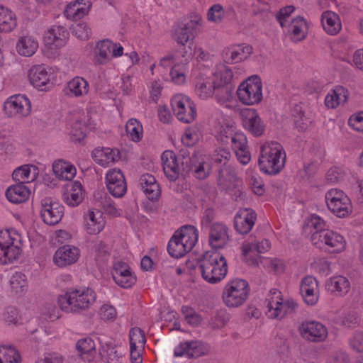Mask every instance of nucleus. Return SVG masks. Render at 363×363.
Here are the masks:
<instances>
[{
    "instance_id": "1",
    "label": "nucleus",
    "mask_w": 363,
    "mask_h": 363,
    "mask_svg": "<svg viewBox=\"0 0 363 363\" xmlns=\"http://www.w3.org/2000/svg\"><path fill=\"white\" fill-rule=\"evenodd\" d=\"M199 269L206 281L216 284L223 280L227 274L226 259L216 251L206 252L199 262Z\"/></svg>"
},
{
    "instance_id": "2",
    "label": "nucleus",
    "mask_w": 363,
    "mask_h": 363,
    "mask_svg": "<svg viewBox=\"0 0 363 363\" xmlns=\"http://www.w3.org/2000/svg\"><path fill=\"white\" fill-rule=\"evenodd\" d=\"M285 160L286 155L281 144L272 141L261 147L258 164L262 172L275 175L284 167Z\"/></svg>"
},
{
    "instance_id": "3",
    "label": "nucleus",
    "mask_w": 363,
    "mask_h": 363,
    "mask_svg": "<svg viewBox=\"0 0 363 363\" xmlns=\"http://www.w3.org/2000/svg\"><path fill=\"white\" fill-rule=\"evenodd\" d=\"M96 298L91 289L84 290L70 289L58 296L57 303L62 311L67 313H79L89 308Z\"/></svg>"
},
{
    "instance_id": "4",
    "label": "nucleus",
    "mask_w": 363,
    "mask_h": 363,
    "mask_svg": "<svg viewBox=\"0 0 363 363\" xmlns=\"http://www.w3.org/2000/svg\"><path fill=\"white\" fill-rule=\"evenodd\" d=\"M197 229L193 225H185L177 230L169 241L167 250L170 256L179 258L190 252L198 240Z\"/></svg>"
},
{
    "instance_id": "5",
    "label": "nucleus",
    "mask_w": 363,
    "mask_h": 363,
    "mask_svg": "<svg viewBox=\"0 0 363 363\" xmlns=\"http://www.w3.org/2000/svg\"><path fill=\"white\" fill-rule=\"evenodd\" d=\"M233 77L231 69L225 65L218 67L215 72L213 96L218 103L223 104L232 99L235 89Z\"/></svg>"
},
{
    "instance_id": "6",
    "label": "nucleus",
    "mask_w": 363,
    "mask_h": 363,
    "mask_svg": "<svg viewBox=\"0 0 363 363\" xmlns=\"http://www.w3.org/2000/svg\"><path fill=\"white\" fill-rule=\"evenodd\" d=\"M311 242L318 249L328 253H340L346 247V241L340 233L331 230L313 233Z\"/></svg>"
},
{
    "instance_id": "7",
    "label": "nucleus",
    "mask_w": 363,
    "mask_h": 363,
    "mask_svg": "<svg viewBox=\"0 0 363 363\" xmlns=\"http://www.w3.org/2000/svg\"><path fill=\"white\" fill-rule=\"evenodd\" d=\"M250 292L248 283L241 279L228 282L223 291V300L228 307H238L247 300Z\"/></svg>"
},
{
    "instance_id": "8",
    "label": "nucleus",
    "mask_w": 363,
    "mask_h": 363,
    "mask_svg": "<svg viewBox=\"0 0 363 363\" xmlns=\"http://www.w3.org/2000/svg\"><path fill=\"white\" fill-rule=\"evenodd\" d=\"M21 240L18 234L9 230L0 231V263L6 264L18 258Z\"/></svg>"
},
{
    "instance_id": "9",
    "label": "nucleus",
    "mask_w": 363,
    "mask_h": 363,
    "mask_svg": "<svg viewBox=\"0 0 363 363\" xmlns=\"http://www.w3.org/2000/svg\"><path fill=\"white\" fill-rule=\"evenodd\" d=\"M238 97L243 104L255 105L259 104L262 99V84L257 75L248 77L242 82L238 90Z\"/></svg>"
},
{
    "instance_id": "10",
    "label": "nucleus",
    "mask_w": 363,
    "mask_h": 363,
    "mask_svg": "<svg viewBox=\"0 0 363 363\" xmlns=\"http://www.w3.org/2000/svg\"><path fill=\"white\" fill-rule=\"evenodd\" d=\"M270 297L267 299V315L270 318H282L286 313H293L296 309L298 304L294 301H287L286 303L282 302L280 297L281 292L272 289L269 291Z\"/></svg>"
},
{
    "instance_id": "11",
    "label": "nucleus",
    "mask_w": 363,
    "mask_h": 363,
    "mask_svg": "<svg viewBox=\"0 0 363 363\" xmlns=\"http://www.w3.org/2000/svg\"><path fill=\"white\" fill-rule=\"evenodd\" d=\"M201 21V18L197 16L194 19L176 23L172 28L173 40L181 45H185L189 41L193 40L197 35Z\"/></svg>"
},
{
    "instance_id": "12",
    "label": "nucleus",
    "mask_w": 363,
    "mask_h": 363,
    "mask_svg": "<svg viewBox=\"0 0 363 363\" xmlns=\"http://www.w3.org/2000/svg\"><path fill=\"white\" fill-rule=\"evenodd\" d=\"M171 106L174 114L180 121L190 123L195 119L196 107L189 98L182 94H177L172 99Z\"/></svg>"
},
{
    "instance_id": "13",
    "label": "nucleus",
    "mask_w": 363,
    "mask_h": 363,
    "mask_svg": "<svg viewBox=\"0 0 363 363\" xmlns=\"http://www.w3.org/2000/svg\"><path fill=\"white\" fill-rule=\"evenodd\" d=\"M30 110L31 104L25 95L11 96L4 104V113L9 118L26 116Z\"/></svg>"
},
{
    "instance_id": "14",
    "label": "nucleus",
    "mask_w": 363,
    "mask_h": 363,
    "mask_svg": "<svg viewBox=\"0 0 363 363\" xmlns=\"http://www.w3.org/2000/svg\"><path fill=\"white\" fill-rule=\"evenodd\" d=\"M64 214V206L60 203L45 198L41 201L40 217L49 225L57 224Z\"/></svg>"
},
{
    "instance_id": "15",
    "label": "nucleus",
    "mask_w": 363,
    "mask_h": 363,
    "mask_svg": "<svg viewBox=\"0 0 363 363\" xmlns=\"http://www.w3.org/2000/svg\"><path fill=\"white\" fill-rule=\"evenodd\" d=\"M185 162V168L182 170V173L185 175L192 174L198 179H204L208 177L211 171V167L205 161L204 157L199 152L194 153L191 159H188Z\"/></svg>"
},
{
    "instance_id": "16",
    "label": "nucleus",
    "mask_w": 363,
    "mask_h": 363,
    "mask_svg": "<svg viewBox=\"0 0 363 363\" xmlns=\"http://www.w3.org/2000/svg\"><path fill=\"white\" fill-rule=\"evenodd\" d=\"M299 330L303 339L313 342H323L328 336L326 327L318 321L303 322Z\"/></svg>"
},
{
    "instance_id": "17",
    "label": "nucleus",
    "mask_w": 363,
    "mask_h": 363,
    "mask_svg": "<svg viewBox=\"0 0 363 363\" xmlns=\"http://www.w3.org/2000/svg\"><path fill=\"white\" fill-rule=\"evenodd\" d=\"M106 183L109 193L115 197L123 196L127 191L125 177L120 169L109 170L106 176Z\"/></svg>"
},
{
    "instance_id": "18",
    "label": "nucleus",
    "mask_w": 363,
    "mask_h": 363,
    "mask_svg": "<svg viewBox=\"0 0 363 363\" xmlns=\"http://www.w3.org/2000/svg\"><path fill=\"white\" fill-rule=\"evenodd\" d=\"M80 255L79 250L74 246L65 245L57 250L53 262L59 267H65L75 263Z\"/></svg>"
},
{
    "instance_id": "19",
    "label": "nucleus",
    "mask_w": 363,
    "mask_h": 363,
    "mask_svg": "<svg viewBox=\"0 0 363 363\" xmlns=\"http://www.w3.org/2000/svg\"><path fill=\"white\" fill-rule=\"evenodd\" d=\"M256 218L257 215L252 209H240L234 218L235 230L240 234H247L255 225Z\"/></svg>"
},
{
    "instance_id": "20",
    "label": "nucleus",
    "mask_w": 363,
    "mask_h": 363,
    "mask_svg": "<svg viewBox=\"0 0 363 363\" xmlns=\"http://www.w3.org/2000/svg\"><path fill=\"white\" fill-rule=\"evenodd\" d=\"M242 115L244 126L252 135L259 137L264 134L265 125L255 109H247Z\"/></svg>"
},
{
    "instance_id": "21",
    "label": "nucleus",
    "mask_w": 363,
    "mask_h": 363,
    "mask_svg": "<svg viewBox=\"0 0 363 363\" xmlns=\"http://www.w3.org/2000/svg\"><path fill=\"white\" fill-rule=\"evenodd\" d=\"M229 236L228 228L220 223H214L210 225L209 245L215 249L223 247L228 242Z\"/></svg>"
},
{
    "instance_id": "22",
    "label": "nucleus",
    "mask_w": 363,
    "mask_h": 363,
    "mask_svg": "<svg viewBox=\"0 0 363 363\" xmlns=\"http://www.w3.org/2000/svg\"><path fill=\"white\" fill-rule=\"evenodd\" d=\"M161 160L165 176L170 181H176L179 178L180 169L174 152L171 150L164 151L161 156Z\"/></svg>"
},
{
    "instance_id": "23",
    "label": "nucleus",
    "mask_w": 363,
    "mask_h": 363,
    "mask_svg": "<svg viewBox=\"0 0 363 363\" xmlns=\"http://www.w3.org/2000/svg\"><path fill=\"white\" fill-rule=\"evenodd\" d=\"M28 79L34 87L45 90L47 85L50 83V74L43 65H35L30 69Z\"/></svg>"
},
{
    "instance_id": "24",
    "label": "nucleus",
    "mask_w": 363,
    "mask_h": 363,
    "mask_svg": "<svg viewBox=\"0 0 363 363\" xmlns=\"http://www.w3.org/2000/svg\"><path fill=\"white\" fill-rule=\"evenodd\" d=\"M140 185L149 200L157 201L160 196L161 189L154 176L143 174L140 178Z\"/></svg>"
},
{
    "instance_id": "25",
    "label": "nucleus",
    "mask_w": 363,
    "mask_h": 363,
    "mask_svg": "<svg viewBox=\"0 0 363 363\" xmlns=\"http://www.w3.org/2000/svg\"><path fill=\"white\" fill-rule=\"evenodd\" d=\"M68 36L69 33L64 26L55 25L45 33L44 40L48 45H53L59 48L66 43Z\"/></svg>"
},
{
    "instance_id": "26",
    "label": "nucleus",
    "mask_w": 363,
    "mask_h": 363,
    "mask_svg": "<svg viewBox=\"0 0 363 363\" xmlns=\"http://www.w3.org/2000/svg\"><path fill=\"white\" fill-rule=\"evenodd\" d=\"M99 354L106 363H121L123 355L122 350L117 348L112 340L101 343Z\"/></svg>"
},
{
    "instance_id": "27",
    "label": "nucleus",
    "mask_w": 363,
    "mask_h": 363,
    "mask_svg": "<svg viewBox=\"0 0 363 363\" xmlns=\"http://www.w3.org/2000/svg\"><path fill=\"white\" fill-rule=\"evenodd\" d=\"M91 3L89 0H77L69 3L65 10V15L68 18L78 20L88 13Z\"/></svg>"
},
{
    "instance_id": "28",
    "label": "nucleus",
    "mask_w": 363,
    "mask_h": 363,
    "mask_svg": "<svg viewBox=\"0 0 363 363\" xmlns=\"http://www.w3.org/2000/svg\"><path fill=\"white\" fill-rule=\"evenodd\" d=\"M84 225L89 234L95 235L99 233L104 229L105 220L101 212L95 213L93 211H89L84 216Z\"/></svg>"
},
{
    "instance_id": "29",
    "label": "nucleus",
    "mask_w": 363,
    "mask_h": 363,
    "mask_svg": "<svg viewBox=\"0 0 363 363\" xmlns=\"http://www.w3.org/2000/svg\"><path fill=\"white\" fill-rule=\"evenodd\" d=\"M119 150L111 148H96L92 152L94 161L101 166H107L119 159Z\"/></svg>"
},
{
    "instance_id": "30",
    "label": "nucleus",
    "mask_w": 363,
    "mask_h": 363,
    "mask_svg": "<svg viewBox=\"0 0 363 363\" xmlns=\"http://www.w3.org/2000/svg\"><path fill=\"white\" fill-rule=\"evenodd\" d=\"M204 354L202 347L196 341L181 343L174 350L176 357L186 355L189 358H197Z\"/></svg>"
},
{
    "instance_id": "31",
    "label": "nucleus",
    "mask_w": 363,
    "mask_h": 363,
    "mask_svg": "<svg viewBox=\"0 0 363 363\" xmlns=\"http://www.w3.org/2000/svg\"><path fill=\"white\" fill-rule=\"evenodd\" d=\"M350 288V281L342 276L333 277L325 284V289L328 291L340 296L345 295L349 291Z\"/></svg>"
},
{
    "instance_id": "32",
    "label": "nucleus",
    "mask_w": 363,
    "mask_h": 363,
    "mask_svg": "<svg viewBox=\"0 0 363 363\" xmlns=\"http://www.w3.org/2000/svg\"><path fill=\"white\" fill-rule=\"evenodd\" d=\"M30 195L29 189L23 184L17 183L8 188L6 196L8 200L13 203L26 201Z\"/></svg>"
},
{
    "instance_id": "33",
    "label": "nucleus",
    "mask_w": 363,
    "mask_h": 363,
    "mask_svg": "<svg viewBox=\"0 0 363 363\" xmlns=\"http://www.w3.org/2000/svg\"><path fill=\"white\" fill-rule=\"evenodd\" d=\"M214 78L197 77L195 82V91L199 98L206 99L213 96L214 93Z\"/></svg>"
},
{
    "instance_id": "34",
    "label": "nucleus",
    "mask_w": 363,
    "mask_h": 363,
    "mask_svg": "<svg viewBox=\"0 0 363 363\" xmlns=\"http://www.w3.org/2000/svg\"><path fill=\"white\" fill-rule=\"evenodd\" d=\"M324 30L330 35L337 34L341 29V23L338 16L330 11L323 13L321 18Z\"/></svg>"
},
{
    "instance_id": "35",
    "label": "nucleus",
    "mask_w": 363,
    "mask_h": 363,
    "mask_svg": "<svg viewBox=\"0 0 363 363\" xmlns=\"http://www.w3.org/2000/svg\"><path fill=\"white\" fill-rule=\"evenodd\" d=\"M52 170L56 176L62 180L71 181L76 175V168L69 163L59 160L55 162L52 165Z\"/></svg>"
},
{
    "instance_id": "36",
    "label": "nucleus",
    "mask_w": 363,
    "mask_h": 363,
    "mask_svg": "<svg viewBox=\"0 0 363 363\" xmlns=\"http://www.w3.org/2000/svg\"><path fill=\"white\" fill-rule=\"evenodd\" d=\"M16 26L15 13L7 7L0 5V32H11Z\"/></svg>"
},
{
    "instance_id": "37",
    "label": "nucleus",
    "mask_w": 363,
    "mask_h": 363,
    "mask_svg": "<svg viewBox=\"0 0 363 363\" xmlns=\"http://www.w3.org/2000/svg\"><path fill=\"white\" fill-rule=\"evenodd\" d=\"M291 35L294 41H301L305 39L308 26L307 22L302 16L293 18L291 23Z\"/></svg>"
},
{
    "instance_id": "38",
    "label": "nucleus",
    "mask_w": 363,
    "mask_h": 363,
    "mask_svg": "<svg viewBox=\"0 0 363 363\" xmlns=\"http://www.w3.org/2000/svg\"><path fill=\"white\" fill-rule=\"evenodd\" d=\"M38 48V43L33 38L23 36L19 38L16 49L21 55L30 57L32 56Z\"/></svg>"
},
{
    "instance_id": "39",
    "label": "nucleus",
    "mask_w": 363,
    "mask_h": 363,
    "mask_svg": "<svg viewBox=\"0 0 363 363\" xmlns=\"http://www.w3.org/2000/svg\"><path fill=\"white\" fill-rule=\"evenodd\" d=\"M114 47L115 43L107 39L96 44L95 53L100 64H104L109 60L110 56H112V50Z\"/></svg>"
},
{
    "instance_id": "40",
    "label": "nucleus",
    "mask_w": 363,
    "mask_h": 363,
    "mask_svg": "<svg viewBox=\"0 0 363 363\" xmlns=\"http://www.w3.org/2000/svg\"><path fill=\"white\" fill-rule=\"evenodd\" d=\"M67 89L74 96H83L89 91V83L84 78L76 77L68 82Z\"/></svg>"
},
{
    "instance_id": "41",
    "label": "nucleus",
    "mask_w": 363,
    "mask_h": 363,
    "mask_svg": "<svg viewBox=\"0 0 363 363\" xmlns=\"http://www.w3.org/2000/svg\"><path fill=\"white\" fill-rule=\"evenodd\" d=\"M82 186L79 182L72 184V191L64 195L65 202L69 206H78L83 200Z\"/></svg>"
},
{
    "instance_id": "42",
    "label": "nucleus",
    "mask_w": 363,
    "mask_h": 363,
    "mask_svg": "<svg viewBox=\"0 0 363 363\" xmlns=\"http://www.w3.org/2000/svg\"><path fill=\"white\" fill-rule=\"evenodd\" d=\"M327 206L329 210L339 218H344L352 211L351 202L349 198H347L345 201V199H341L336 202L329 203Z\"/></svg>"
},
{
    "instance_id": "43",
    "label": "nucleus",
    "mask_w": 363,
    "mask_h": 363,
    "mask_svg": "<svg viewBox=\"0 0 363 363\" xmlns=\"http://www.w3.org/2000/svg\"><path fill=\"white\" fill-rule=\"evenodd\" d=\"M0 363H21L19 352L12 346L0 347Z\"/></svg>"
},
{
    "instance_id": "44",
    "label": "nucleus",
    "mask_w": 363,
    "mask_h": 363,
    "mask_svg": "<svg viewBox=\"0 0 363 363\" xmlns=\"http://www.w3.org/2000/svg\"><path fill=\"white\" fill-rule=\"evenodd\" d=\"M31 167H33L29 165H23L16 169L12 174L13 180L19 184H23L33 181L35 178V169H33L34 172L31 176Z\"/></svg>"
},
{
    "instance_id": "45",
    "label": "nucleus",
    "mask_w": 363,
    "mask_h": 363,
    "mask_svg": "<svg viewBox=\"0 0 363 363\" xmlns=\"http://www.w3.org/2000/svg\"><path fill=\"white\" fill-rule=\"evenodd\" d=\"M125 130L133 141L139 142L143 138V126L137 119H130L125 125Z\"/></svg>"
},
{
    "instance_id": "46",
    "label": "nucleus",
    "mask_w": 363,
    "mask_h": 363,
    "mask_svg": "<svg viewBox=\"0 0 363 363\" xmlns=\"http://www.w3.org/2000/svg\"><path fill=\"white\" fill-rule=\"evenodd\" d=\"M271 245L268 240L264 239L257 242H247L242 245V251L245 254L257 253L261 254L267 252Z\"/></svg>"
},
{
    "instance_id": "47",
    "label": "nucleus",
    "mask_w": 363,
    "mask_h": 363,
    "mask_svg": "<svg viewBox=\"0 0 363 363\" xmlns=\"http://www.w3.org/2000/svg\"><path fill=\"white\" fill-rule=\"evenodd\" d=\"M252 52V48L250 45L240 46L238 45L230 51L231 62H239L245 60Z\"/></svg>"
},
{
    "instance_id": "48",
    "label": "nucleus",
    "mask_w": 363,
    "mask_h": 363,
    "mask_svg": "<svg viewBox=\"0 0 363 363\" xmlns=\"http://www.w3.org/2000/svg\"><path fill=\"white\" fill-rule=\"evenodd\" d=\"M231 153L229 150L220 148L217 153L213 155V161L218 165H220L218 172L222 174L224 169L227 168L228 163L231 157Z\"/></svg>"
},
{
    "instance_id": "49",
    "label": "nucleus",
    "mask_w": 363,
    "mask_h": 363,
    "mask_svg": "<svg viewBox=\"0 0 363 363\" xmlns=\"http://www.w3.org/2000/svg\"><path fill=\"white\" fill-rule=\"evenodd\" d=\"M10 284L16 294L23 292L27 286L26 276L21 272H16L11 278Z\"/></svg>"
},
{
    "instance_id": "50",
    "label": "nucleus",
    "mask_w": 363,
    "mask_h": 363,
    "mask_svg": "<svg viewBox=\"0 0 363 363\" xmlns=\"http://www.w3.org/2000/svg\"><path fill=\"white\" fill-rule=\"evenodd\" d=\"M76 347L81 356L83 354H87L91 358L93 357L95 343L91 338L85 337L79 340L76 344Z\"/></svg>"
},
{
    "instance_id": "51",
    "label": "nucleus",
    "mask_w": 363,
    "mask_h": 363,
    "mask_svg": "<svg viewBox=\"0 0 363 363\" xmlns=\"http://www.w3.org/2000/svg\"><path fill=\"white\" fill-rule=\"evenodd\" d=\"M262 259L263 266L275 274L281 273L284 271V264L281 260L279 259H269L265 257H260Z\"/></svg>"
},
{
    "instance_id": "52",
    "label": "nucleus",
    "mask_w": 363,
    "mask_h": 363,
    "mask_svg": "<svg viewBox=\"0 0 363 363\" xmlns=\"http://www.w3.org/2000/svg\"><path fill=\"white\" fill-rule=\"evenodd\" d=\"M115 282L123 288H130L136 281V278L131 272L124 274L123 276H120L117 273L114 276Z\"/></svg>"
},
{
    "instance_id": "53",
    "label": "nucleus",
    "mask_w": 363,
    "mask_h": 363,
    "mask_svg": "<svg viewBox=\"0 0 363 363\" xmlns=\"http://www.w3.org/2000/svg\"><path fill=\"white\" fill-rule=\"evenodd\" d=\"M345 91L343 87L337 88L333 91L332 94H329L326 96L325 99V106L328 108H335L340 103V95Z\"/></svg>"
},
{
    "instance_id": "54",
    "label": "nucleus",
    "mask_w": 363,
    "mask_h": 363,
    "mask_svg": "<svg viewBox=\"0 0 363 363\" xmlns=\"http://www.w3.org/2000/svg\"><path fill=\"white\" fill-rule=\"evenodd\" d=\"M207 16L210 21L215 23L221 22L224 16L223 6L220 4H214L209 9Z\"/></svg>"
},
{
    "instance_id": "55",
    "label": "nucleus",
    "mask_w": 363,
    "mask_h": 363,
    "mask_svg": "<svg viewBox=\"0 0 363 363\" xmlns=\"http://www.w3.org/2000/svg\"><path fill=\"white\" fill-rule=\"evenodd\" d=\"M307 225L313 228L315 231L313 233H320L323 230H327L326 229V223L325 221L321 218L320 216L313 214L311 216V218L307 221Z\"/></svg>"
},
{
    "instance_id": "56",
    "label": "nucleus",
    "mask_w": 363,
    "mask_h": 363,
    "mask_svg": "<svg viewBox=\"0 0 363 363\" xmlns=\"http://www.w3.org/2000/svg\"><path fill=\"white\" fill-rule=\"evenodd\" d=\"M232 147L235 152L247 147V140L242 133H235L231 138Z\"/></svg>"
},
{
    "instance_id": "57",
    "label": "nucleus",
    "mask_w": 363,
    "mask_h": 363,
    "mask_svg": "<svg viewBox=\"0 0 363 363\" xmlns=\"http://www.w3.org/2000/svg\"><path fill=\"white\" fill-rule=\"evenodd\" d=\"M101 319L104 321H113L117 316L116 308L111 305H103L99 311Z\"/></svg>"
},
{
    "instance_id": "58",
    "label": "nucleus",
    "mask_w": 363,
    "mask_h": 363,
    "mask_svg": "<svg viewBox=\"0 0 363 363\" xmlns=\"http://www.w3.org/2000/svg\"><path fill=\"white\" fill-rule=\"evenodd\" d=\"M72 33L77 38L85 40L91 34V30L85 23H79L73 26Z\"/></svg>"
},
{
    "instance_id": "59",
    "label": "nucleus",
    "mask_w": 363,
    "mask_h": 363,
    "mask_svg": "<svg viewBox=\"0 0 363 363\" xmlns=\"http://www.w3.org/2000/svg\"><path fill=\"white\" fill-rule=\"evenodd\" d=\"M295 7L294 6H286L279 9L276 14L275 17L277 21L279 23L281 28L286 26V19L294 12Z\"/></svg>"
},
{
    "instance_id": "60",
    "label": "nucleus",
    "mask_w": 363,
    "mask_h": 363,
    "mask_svg": "<svg viewBox=\"0 0 363 363\" xmlns=\"http://www.w3.org/2000/svg\"><path fill=\"white\" fill-rule=\"evenodd\" d=\"M300 291L306 303L308 305L313 306L317 303L318 300V288H317V290L315 289H302Z\"/></svg>"
},
{
    "instance_id": "61",
    "label": "nucleus",
    "mask_w": 363,
    "mask_h": 363,
    "mask_svg": "<svg viewBox=\"0 0 363 363\" xmlns=\"http://www.w3.org/2000/svg\"><path fill=\"white\" fill-rule=\"evenodd\" d=\"M130 342H136L140 347H144L146 340L145 335L140 328H132L130 332Z\"/></svg>"
},
{
    "instance_id": "62",
    "label": "nucleus",
    "mask_w": 363,
    "mask_h": 363,
    "mask_svg": "<svg viewBox=\"0 0 363 363\" xmlns=\"http://www.w3.org/2000/svg\"><path fill=\"white\" fill-rule=\"evenodd\" d=\"M348 196L340 189H332L325 194V200L327 204L329 203L336 202L341 199L347 201Z\"/></svg>"
},
{
    "instance_id": "63",
    "label": "nucleus",
    "mask_w": 363,
    "mask_h": 363,
    "mask_svg": "<svg viewBox=\"0 0 363 363\" xmlns=\"http://www.w3.org/2000/svg\"><path fill=\"white\" fill-rule=\"evenodd\" d=\"M348 123L354 129L363 133V111L351 116Z\"/></svg>"
},
{
    "instance_id": "64",
    "label": "nucleus",
    "mask_w": 363,
    "mask_h": 363,
    "mask_svg": "<svg viewBox=\"0 0 363 363\" xmlns=\"http://www.w3.org/2000/svg\"><path fill=\"white\" fill-rule=\"evenodd\" d=\"M350 345L353 350L363 352V332H356L350 340Z\"/></svg>"
}]
</instances>
